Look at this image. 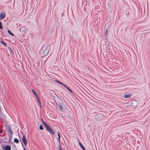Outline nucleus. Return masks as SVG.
I'll use <instances>...</instances> for the list:
<instances>
[{"label":"nucleus","mask_w":150,"mask_h":150,"mask_svg":"<svg viewBox=\"0 0 150 150\" xmlns=\"http://www.w3.org/2000/svg\"><path fill=\"white\" fill-rule=\"evenodd\" d=\"M39 129H40L42 130L43 129V126L42 125H41L39 127Z\"/></svg>","instance_id":"nucleus-18"},{"label":"nucleus","mask_w":150,"mask_h":150,"mask_svg":"<svg viewBox=\"0 0 150 150\" xmlns=\"http://www.w3.org/2000/svg\"><path fill=\"white\" fill-rule=\"evenodd\" d=\"M22 29L23 30L22 32L24 33L26 32L28 30V28L27 27H22Z\"/></svg>","instance_id":"nucleus-7"},{"label":"nucleus","mask_w":150,"mask_h":150,"mask_svg":"<svg viewBox=\"0 0 150 150\" xmlns=\"http://www.w3.org/2000/svg\"><path fill=\"white\" fill-rule=\"evenodd\" d=\"M107 33H108V30H105V35H106L107 34Z\"/></svg>","instance_id":"nucleus-22"},{"label":"nucleus","mask_w":150,"mask_h":150,"mask_svg":"<svg viewBox=\"0 0 150 150\" xmlns=\"http://www.w3.org/2000/svg\"><path fill=\"white\" fill-rule=\"evenodd\" d=\"M8 33L12 36H14V35L9 30H8Z\"/></svg>","instance_id":"nucleus-13"},{"label":"nucleus","mask_w":150,"mask_h":150,"mask_svg":"<svg viewBox=\"0 0 150 150\" xmlns=\"http://www.w3.org/2000/svg\"><path fill=\"white\" fill-rule=\"evenodd\" d=\"M131 96V95L130 94H126L125 96V97L126 98H128L130 97Z\"/></svg>","instance_id":"nucleus-10"},{"label":"nucleus","mask_w":150,"mask_h":150,"mask_svg":"<svg viewBox=\"0 0 150 150\" xmlns=\"http://www.w3.org/2000/svg\"><path fill=\"white\" fill-rule=\"evenodd\" d=\"M65 87H66V88L69 91V89H69V88H68V87H67V86H64Z\"/></svg>","instance_id":"nucleus-23"},{"label":"nucleus","mask_w":150,"mask_h":150,"mask_svg":"<svg viewBox=\"0 0 150 150\" xmlns=\"http://www.w3.org/2000/svg\"><path fill=\"white\" fill-rule=\"evenodd\" d=\"M32 91L33 94L36 96V97H37V96H38V95H37V94L36 93L35 91L34 90L32 89Z\"/></svg>","instance_id":"nucleus-12"},{"label":"nucleus","mask_w":150,"mask_h":150,"mask_svg":"<svg viewBox=\"0 0 150 150\" xmlns=\"http://www.w3.org/2000/svg\"><path fill=\"white\" fill-rule=\"evenodd\" d=\"M3 27L2 25V23L1 22H0V29H1Z\"/></svg>","instance_id":"nucleus-20"},{"label":"nucleus","mask_w":150,"mask_h":150,"mask_svg":"<svg viewBox=\"0 0 150 150\" xmlns=\"http://www.w3.org/2000/svg\"><path fill=\"white\" fill-rule=\"evenodd\" d=\"M69 91L70 92H71V93H72V90L71 89H70L69 90Z\"/></svg>","instance_id":"nucleus-24"},{"label":"nucleus","mask_w":150,"mask_h":150,"mask_svg":"<svg viewBox=\"0 0 150 150\" xmlns=\"http://www.w3.org/2000/svg\"><path fill=\"white\" fill-rule=\"evenodd\" d=\"M58 148L59 150H62L61 146L60 145H59L58 146Z\"/></svg>","instance_id":"nucleus-21"},{"label":"nucleus","mask_w":150,"mask_h":150,"mask_svg":"<svg viewBox=\"0 0 150 150\" xmlns=\"http://www.w3.org/2000/svg\"><path fill=\"white\" fill-rule=\"evenodd\" d=\"M49 47L43 46L42 49L40 50V52L41 55L44 57L46 56L49 52Z\"/></svg>","instance_id":"nucleus-1"},{"label":"nucleus","mask_w":150,"mask_h":150,"mask_svg":"<svg viewBox=\"0 0 150 150\" xmlns=\"http://www.w3.org/2000/svg\"><path fill=\"white\" fill-rule=\"evenodd\" d=\"M22 140L25 146H26L27 143V139L26 138V136L25 135H23Z\"/></svg>","instance_id":"nucleus-3"},{"label":"nucleus","mask_w":150,"mask_h":150,"mask_svg":"<svg viewBox=\"0 0 150 150\" xmlns=\"http://www.w3.org/2000/svg\"><path fill=\"white\" fill-rule=\"evenodd\" d=\"M36 98L37 99L38 102V103L40 105V107H41L42 106H41V102L40 101V99L39 98L38 96H37V97H36Z\"/></svg>","instance_id":"nucleus-8"},{"label":"nucleus","mask_w":150,"mask_h":150,"mask_svg":"<svg viewBox=\"0 0 150 150\" xmlns=\"http://www.w3.org/2000/svg\"><path fill=\"white\" fill-rule=\"evenodd\" d=\"M2 132V131H0V132L1 133Z\"/></svg>","instance_id":"nucleus-26"},{"label":"nucleus","mask_w":150,"mask_h":150,"mask_svg":"<svg viewBox=\"0 0 150 150\" xmlns=\"http://www.w3.org/2000/svg\"><path fill=\"white\" fill-rule=\"evenodd\" d=\"M103 117V116L102 115L100 114H98L96 116V118L98 121H100L102 119Z\"/></svg>","instance_id":"nucleus-4"},{"label":"nucleus","mask_w":150,"mask_h":150,"mask_svg":"<svg viewBox=\"0 0 150 150\" xmlns=\"http://www.w3.org/2000/svg\"><path fill=\"white\" fill-rule=\"evenodd\" d=\"M5 17V14L4 13H1L0 15V18L1 19H3Z\"/></svg>","instance_id":"nucleus-6"},{"label":"nucleus","mask_w":150,"mask_h":150,"mask_svg":"<svg viewBox=\"0 0 150 150\" xmlns=\"http://www.w3.org/2000/svg\"><path fill=\"white\" fill-rule=\"evenodd\" d=\"M58 141L59 142L60 141V135L59 133V132L58 133Z\"/></svg>","instance_id":"nucleus-16"},{"label":"nucleus","mask_w":150,"mask_h":150,"mask_svg":"<svg viewBox=\"0 0 150 150\" xmlns=\"http://www.w3.org/2000/svg\"><path fill=\"white\" fill-rule=\"evenodd\" d=\"M79 144L80 147L82 148L83 150H86L85 149L84 146H83L82 144L80 142H79Z\"/></svg>","instance_id":"nucleus-9"},{"label":"nucleus","mask_w":150,"mask_h":150,"mask_svg":"<svg viewBox=\"0 0 150 150\" xmlns=\"http://www.w3.org/2000/svg\"><path fill=\"white\" fill-rule=\"evenodd\" d=\"M42 120L43 124L49 132L51 134H54V130L52 129L50 126L44 122L43 119H42Z\"/></svg>","instance_id":"nucleus-2"},{"label":"nucleus","mask_w":150,"mask_h":150,"mask_svg":"<svg viewBox=\"0 0 150 150\" xmlns=\"http://www.w3.org/2000/svg\"><path fill=\"white\" fill-rule=\"evenodd\" d=\"M59 109H60L61 110H62V109H63V108H62V105H59Z\"/></svg>","instance_id":"nucleus-19"},{"label":"nucleus","mask_w":150,"mask_h":150,"mask_svg":"<svg viewBox=\"0 0 150 150\" xmlns=\"http://www.w3.org/2000/svg\"><path fill=\"white\" fill-rule=\"evenodd\" d=\"M57 82L59 84H60L62 85H63L64 86H65V85L63 84L61 82L59 81H57Z\"/></svg>","instance_id":"nucleus-17"},{"label":"nucleus","mask_w":150,"mask_h":150,"mask_svg":"<svg viewBox=\"0 0 150 150\" xmlns=\"http://www.w3.org/2000/svg\"><path fill=\"white\" fill-rule=\"evenodd\" d=\"M8 129H9V131L10 133L11 134H13V132L12 130L11 129L10 126H8Z\"/></svg>","instance_id":"nucleus-15"},{"label":"nucleus","mask_w":150,"mask_h":150,"mask_svg":"<svg viewBox=\"0 0 150 150\" xmlns=\"http://www.w3.org/2000/svg\"><path fill=\"white\" fill-rule=\"evenodd\" d=\"M14 142L16 143H19V141L18 139L16 138H15L14 139Z\"/></svg>","instance_id":"nucleus-14"},{"label":"nucleus","mask_w":150,"mask_h":150,"mask_svg":"<svg viewBox=\"0 0 150 150\" xmlns=\"http://www.w3.org/2000/svg\"><path fill=\"white\" fill-rule=\"evenodd\" d=\"M2 148H4L5 150H11V147L8 145H6L5 147L2 146Z\"/></svg>","instance_id":"nucleus-5"},{"label":"nucleus","mask_w":150,"mask_h":150,"mask_svg":"<svg viewBox=\"0 0 150 150\" xmlns=\"http://www.w3.org/2000/svg\"><path fill=\"white\" fill-rule=\"evenodd\" d=\"M23 149L24 150H26V149H25V148L23 147Z\"/></svg>","instance_id":"nucleus-25"},{"label":"nucleus","mask_w":150,"mask_h":150,"mask_svg":"<svg viewBox=\"0 0 150 150\" xmlns=\"http://www.w3.org/2000/svg\"><path fill=\"white\" fill-rule=\"evenodd\" d=\"M0 43L2 44L4 46H6V43H5L2 40H1L0 41Z\"/></svg>","instance_id":"nucleus-11"}]
</instances>
